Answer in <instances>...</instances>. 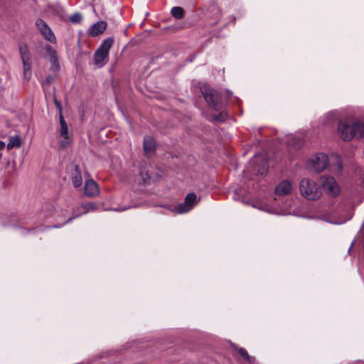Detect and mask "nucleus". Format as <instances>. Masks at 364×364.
Masks as SVG:
<instances>
[{
	"instance_id": "nucleus-31",
	"label": "nucleus",
	"mask_w": 364,
	"mask_h": 364,
	"mask_svg": "<svg viewBox=\"0 0 364 364\" xmlns=\"http://www.w3.org/2000/svg\"><path fill=\"white\" fill-rule=\"evenodd\" d=\"M325 117H326L329 121H334L336 119V114L334 112L328 113Z\"/></svg>"
},
{
	"instance_id": "nucleus-36",
	"label": "nucleus",
	"mask_w": 364,
	"mask_h": 364,
	"mask_svg": "<svg viewBox=\"0 0 364 364\" xmlns=\"http://www.w3.org/2000/svg\"><path fill=\"white\" fill-rule=\"evenodd\" d=\"M23 232H28L30 231H33V230H23Z\"/></svg>"
},
{
	"instance_id": "nucleus-8",
	"label": "nucleus",
	"mask_w": 364,
	"mask_h": 364,
	"mask_svg": "<svg viewBox=\"0 0 364 364\" xmlns=\"http://www.w3.org/2000/svg\"><path fill=\"white\" fill-rule=\"evenodd\" d=\"M353 124H350L347 120L341 121L338 125V134L339 137L346 141H351L354 137Z\"/></svg>"
},
{
	"instance_id": "nucleus-11",
	"label": "nucleus",
	"mask_w": 364,
	"mask_h": 364,
	"mask_svg": "<svg viewBox=\"0 0 364 364\" xmlns=\"http://www.w3.org/2000/svg\"><path fill=\"white\" fill-rule=\"evenodd\" d=\"M293 191L292 183L289 180H284L281 181L275 187V194L277 196H284L290 194Z\"/></svg>"
},
{
	"instance_id": "nucleus-21",
	"label": "nucleus",
	"mask_w": 364,
	"mask_h": 364,
	"mask_svg": "<svg viewBox=\"0 0 364 364\" xmlns=\"http://www.w3.org/2000/svg\"><path fill=\"white\" fill-rule=\"evenodd\" d=\"M21 145V137L18 135L10 137L9 141L7 144V149H12L14 147H20Z\"/></svg>"
},
{
	"instance_id": "nucleus-24",
	"label": "nucleus",
	"mask_w": 364,
	"mask_h": 364,
	"mask_svg": "<svg viewBox=\"0 0 364 364\" xmlns=\"http://www.w3.org/2000/svg\"><path fill=\"white\" fill-rule=\"evenodd\" d=\"M29 61L30 60L23 61V76L24 78L27 80H28L31 76V66Z\"/></svg>"
},
{
	"instance_id": "nucleus-28",
	"label": "nucleus",
	"mask_w": 364,
	"mask_h": 364,
	"mask_svg": "<svg viewBox=\"0 0 364 364\" xmlns=\"http://www.w3.org/2000/svg\"><path fill=\"white\" fill-rule=\"evenodd\" d=\"M69 19L72 23H79L82 20V15L79 13H75L73 14Z\"/></svg>"
},
{
	"instance_id": "nucleus-20",
	"label": "nucleus",
	"mask_w": 364,
	"mask_h": 364,
	"mask_svg": "<svg viewBox=\"0 0 364 364\" xmlns=\"http://www.w3.org/2000/svg\"><path fill=\"white\" fill-rule=\"evenodd\" d=\"M151 168L150 165H145L144 166L141 168L140 175L141 179L144 183H147L149 180L151 178L150 176V169Z\"/></svg>"
},
{
	"instance_id": "nucleus-34",
	"label": "nucleus",
	"mask_w": 364,
	"mask_h": 364,
	"mask_svg": "<svg viewBox=\"0 0 364 364\" xmlns=\"http://www.w3.org/2000/svg\"><path fill=\"white\" fill-rule=\"evenodd\" d=\"M53 77L52 76L49 75L47 77V78L46 80V82L49 85L53 82Z\"/></svg>"
},
{
	"instance_id": "nucleus-1",
	"label": "nucleus",
	"mask_w": 364,
	"mask_h": 364,
	"mask_svg": "<svg viewBox=\"0 0 364 364\" xmlns=\"http://www.w3.org/2000/svg\"><path fill=\"white\" fill-rule=\"evenodd\" d=\"M330 165L331 170L336 174H340L342 171V163L340 156L332 154L331 158L323 153H317L312 156L306 162V168L312 172L319 173L326 169Z\"/></svg>"
},
{
	"instance_id": "nucleus-27",
	"label": "nucleus",
	"mask_w": 364,
	"mask_h": 364,
	"mask_svg": "<svg viewBox=\"0 0 364 364\" xmlns=\"http://www.w3.org/2000/svg\"><path fill=\"white\" fill-rule=\"evenodd\" d=\"M19 52L22 61L30 60L29 56L27 53V47L26 46H21L19 48Z\"/></svg>"
},
{
	"instance_id": "nucleus-7",
	"label": "nucleus",
	"mask_w": 364,
	"mask_h": 364,
	"mask_svg": "<svg viewBox=\"0 0 364 364\" xmlns=\"http://www.w3.org/2000/svg\"><path fill=\"white\" fill-rule=\"evenodd\" d=\"M197 196L194 193H188L184 200V202L176 205L173 211L178 214L186 213L191 210L197 204Z\"/></svg>"
},
{
	"instance_id": "nucleus-18",
	"label": "nucleus",
	"mask_w": 364,
	"mask_h": 364,
	"mask_svg": "<svg viewBox=\"0 0 364 364\" xmlns=\"http://www.w3.org/2000/svg\"><path fill=\"white\" fill-rule=\"evenodd\" d=\"M252 207L255 208H258L259 210L265 211L269 213H275L278 214V213L274 210V208L269 206L268 204L260 202L255 201L252 204Z\"/></svg>"
},
{
	"instance_id": "nucleus-33",
	"label": "nucleus",
	"mask_w": 364,
	"mask_h": 364,
	"mask_svg": "<svg viewBox=\"0 0 364 364\" xmlns=\"http://www.w3.org/2000/svg\"><path fill=\"white\" fill-rule=\"evenodd\" d=\"M240 192H241L240 189H236L235 190V196H234V198L235 200H240Z\"/></svg>"
},
{
	"instance_id": "nucleus-30",
	"label": "nucleus",
	"mask_w": 364,
	"mask_h": 364,
	"mask_svg": "<svg viewBox=\"0 0 364 364\" xmlns=\"http://www.w3.org/2000/svg\"><path fill=\"white\" fill-rule=\"evenodd\" d=\"M69 144V136L68 138H64L63 140L60 141V144L62 147L65 148Z\"/></svg>"
},
{
	"instance_id": "nucleus-19",
	"label": "nucleus",
	"mask_w": 364,
	"mask_h": 364,
	"mask_svg": "<svg viewBox=\"0 0 364 364\" xmlns=\"http://www.w3.org/2000/svg\"><path fill=\"white\" fill-rule=\"evenodd\" d=\"M354 137H363L364 136V123L361 122H354L353 123Z\"/></svg>"
},
{
	"instance_id": "nucleus-16",
	"label": "nucleus",
	"mask_w": 364,
	"mask_h": 364,
	"mask_svg": "<svg viewBox=\"0 0 364 364\" xmlns=\"http://www.w3.org/2000/svg\"><path fill=\"white\" fill-rule=\"evenodd\" d=\"M107 23L105 21H100L96 22L90 30V35L92 36H97L101 34L106 28Z\"/></svg>"
},
{
	"instance_id": "nucleus-2",
	"label": "nucleus",
	"mask_w": 364,
	"mask_h": 364,
	"mask_svg": "<svg viewBox=\"0 0 364 364\" xmlns=\"http://www.w3.org/2000/svg\"><path fill=\"white\" fill-rule=\"evenodd\" d=\"M299 189L301 196L309 200H316L322 195L320 185L309 178H304L300 181Z\"/></svg>"
},
{
	"instance_id": "nucleus-13",
	"label": "nucleus",
	"mask_w": 364,
	"mask_h": 364,
	"mask_svg": "<svg viewBox=\"0 0 364 364\" xmlns=\"http://www.w3.org/2000/svg\"><path fill=\"white\" fill-rule=\"evenodd\" d=\"M55 104L56 105V107L58 108L59 109V113H60V136H63V138H68V125H67V123L65 122V120L64 119L63 117V114H62V107H61V105H60V103L55 100Z\"/></svg>"
},
{
	"instance_id": "nucleus-17",
	"label": "nucleus",
	"mask_w": 364,
	"mask_h": 364,
	"mask_svg": "<svg viewBox=\"0 0 364 364\" xmlns=\"http://www.w3.org/2000/svg\"><path fill=\"white\" fill-rule=\"evenodd\" d=\"M231 346L250 364H253L255 363V358L249 355L247 351L244 348H238L233 343H232Z\"/></svg>"
},
{
	"instance_id": "nucleus-5",
	"label": "nucleus",
	"mask_w": 364,
	"mask_h": 364,
	"mask_svg": "<svg viewBox=\"0 0 364 364\" xmlns=\"http://www.w3.org/2000/svg\"><path fill=\"white\" fill-rule=\"evenodd\" d=\"M112 38H107L102 42L99 48L95 51L94 56L95 64L98 68H102L105 65V60L108 56L109 50L112 46Z\"/></svg>"
},
{
	"instance_id": "nucleus-4",
	"label": "nucleus",
	"mask_w": 364,
	"mask_h": 364,
	"mask_svg": "<svg viewBox=\"0 0 364 364\" xmlns=\"http://www.w3.org/2000/svg\"><path fill=\"white\" fill-rule=\"evenodd\" d=\"M201 92L210 107L216 111L221 109L222 105L219 93L216 90L208 85H204L201 87Z\"/></svg>"
},
{
	"instance_id": "nucleus-32",
	"label": "nucleus",
	"mask_w": 364,
	"mask_h": 364,
	"mask_svg": "<svg viewBox=\"0 0 364 364\" xmlns=\"http://www.w3.org/2000/svg\"><path fill=\"white\" fill-rule=\"evenodd\" d=\"M132 206H120V207H118V208H112L113 210L114 211H124L126 210H128L129 208H130ZM132 207H135V205H133Z\"/></svg>"
},
{
	"instance_id": "nucleus-25",
	"label": "nucleus",
	"mask_w": 364,
	"mask_h": 364,
	"mask_svg": "<svg viewBox=\"0 0 364 364\" xmlns=\"http://www.w3.org/2000/svg\"><path fill=\"white\" fill-rule=\"evenodd\" d=\"M171 14L174 18L177 19H181L183 16L184 11L183 8L180 6H175L172 8Z\"/></svg>"
},
{
	"instance_id": "nucleus-15",
	"label": "nucleus",
	"mask_w": 364,
	"mask_h": 364,
	"mask_svg": "<svg viewBox=\"0 0 364 364\" xmlns=\"http://www.w3.org/2000/svg\"><path fill=\"white\" fill-rule=\"evenodd\" d=\"M47 55L50 58V61L52 65V69L54 71H57L60 69V65L58 63V59L55 50H54L51 46H47L45 48Z\"/></svg>"
},
{
	"instance_id": "nucleus-26",
	"label": "nucleus",
	"mask_w": 364,
	"mask_h": 364,
	"mask_svg": "<svg viewBox=\"0 0 364 364\" xmlns=\"http://www.w3.org/2000/svg\"><path fill=\"white\" fill-rule=\"evenodd\" d=\"M320 218L326 222H328V223H333V224H336V225H339V224H342L343 223H345L346 221V220H343V221H339V220H334L333 218H332V217L329 215H323L320 217Z\"/></svg>"
},
{
	"instance_id": "nucleus-6",
	"label": "nucleus",
	"mask_w": 364,
	"mask_h": 364,
	"mask_svg": "<svg viewBox=\"0 0 364 364\" xmlns=\"http://www.w3.org/2000/svg\"><path fill=\"white\" fill-rule=\"evenodd\" d=\"M320 181L321 186L328 195L333 197L338 195L340 188L333 177L323 176L321 177Z\"/></svg>"
},
{
	"instance_id": "nucleus-12",
	"label": "nucleus",
	"mask_w": 364,
	"mask_h": 364,
	"mask_svg": "<svg viewBox=\"0 0 364 364\" xmlns=\"http://www.w3.org/2000/svg\"><path fill=\"white\" fill-rule=\"evenodd\" d=\"M100 193L98 184L92 179L85 181L84 186V193L88 197H95Z\"/></svg>"
},
{
	"instance_id": "nucleus-9",
	"label": "nucleus",
	"mask_w": 364,
	"mask_h": 364,
	"mask_svg": "<svg viewBox=\"0 0 364 364\" xmlns=\"http://www.w3.org/2000/svg\"><path fill=\"white\" fill-rule=\"evenodd\" d=\"M36 26L46 41L55 43L56 38L53 32L43 19L38 18L36 21Z\"/></svg>"
},
{
	"instance_id": "nucleus-29",
	"label": "nucleus",
	"mask_w": 364,
	"mask_h": 364,
	"mask_svg": "<svg viewBox=\"0 0 364 364\" xmlns=\"http://www.w3.org/2000/svg\"><path fill=\"white\" fill-rule=\"evenodd\" d=\"M227 114L224 112H220L218 115L214 117V119L216 121L223 122L226 119Z\"/></svg>"
},
{
	"instance_id": "nucleus-22",
	"label": "nucleus",
	"mask_w": 364,
	"mask_h": 364,
	"mask_svg": "<svg viewBox=\"0 0 364 364\" xmlns=\"http://www.w3.org/2000/svg\"><path fill=\"white\" fill-rule=\"evenodd\" d=\"M288 137L289 145L293 146L295 149L299 148L303 143L302 139L299 136L289 135Z\"/></svg>"
},
{
	"instance_id": "nucleus-23",
	"label": "nucleus",
	"mask_w": 364,
	"mask_h": 364,
	"mask_svg": "<svg viewBox=\"0 0 364 364\" xmlns=\"http://www.w3.org/2000/svg\"><path fill=\"white\" fill-rule=\"evenodd\" d=\"M72 181L74 187L75 188H78L82 185V176L80 172L77 169H75V171L73 176Z\"/></svg>"
},
{
	"instance_id": "nucleus-14",
	"label": "nucleus",
	"mask_w": 364,
	"mask_h": 364,
	"mask_svg": "<svg viewBox=\"0 0 364 364\" xmlns=\"http://www.w3.org/2000/svg\"><path fill=\"white\" fill-rule=\"evenodd\" d=\"M156 141L152 136H147L144 139V151L146 156H149L154 152Z\"/></svg>"
},
{
	"instance_id": "nucleus-10",
	"label": "nucleus",
	"mask_w": 364,
	"mask_h": 364,
	"mask_svg": "<svg viewBox=\"0 0 364 364\" xmlns=\"http://www.w3.org/2000/svg\"><path fill=\"white\" fill-rule=\"evenodd\" d=\"M97 205L95 203H83L77 208L76 210L73 212V216L68 218V220L64 223V225L70 223L73 219L83 214L93 212L97 210Z\"/></svg>"
},
{
	"instance_id": "nucleus-3",
	"label": "nucleus",
	"mask_w": 364,
	"mask_h": 364,
	"mask_svg": "<svg viewBox=\"0 0 364 364\" xmlns=\"http://www.w3.org/2000/svg\"><path fill=\"white\" fill-rule=\"evenodd\" d=\"M268 170L267 160L265 156L256 155L250 161L244 171V178H249L251 174L263 176Z\"/></svg>"
},
{
	"instance_id": "nucleus-37",
	"label": "nucleus",
	"mask_w": 364,
	"mask_h": 364,
	"mask_svg": "<svg viewBox=\"0 0 364 364\" xmlns=\"http://www.w3.org/2000/svg\"><path fill=\"white\" fill-rule=\"evenodd\" d=\"M242 202L245 203H247V202L245 200V198H242Z\"/></svg>"
},
{
	"instance_id": "nucleus-35",
	"label": "nucleus",
	"mask_w": 364,
	"mask_h": 364,
	"mask_svg": "<svg viewBox=\"0 0 364 364\" xmlns=\"http://www.w3.org/2000/svg\"><path fill=\"white\" fill-rule=\"evenodd\" d=\"M5 146V143L2 141H0V150L3 149Z\"/></svg>"
}]
</instances>
